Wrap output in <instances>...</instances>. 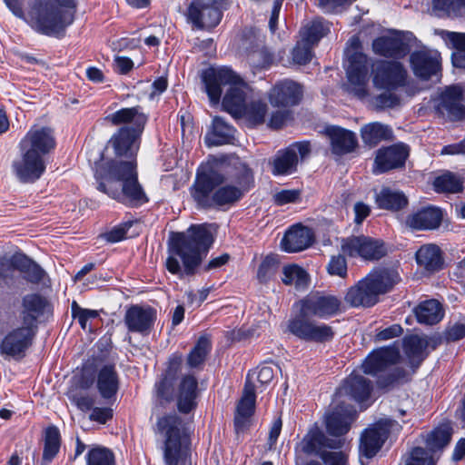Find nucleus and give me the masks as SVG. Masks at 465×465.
<instances>
[{"label": "nucleus", "mask_w": 465, "mask_h": 465, "mask_svg": "<svg viewBox=\"0 0 465 465\" xmlns=\"http://www.w3.org/2000/svg\"><path fill=\"white\" fill-rule=\"evenodd\" d=\"M394 425L398 423L391 419H381L361 433L360 452L371 459L381 449Z\"/></svg>", "instance_id": "20"}, {"label": "nucleus", "mask_w": 465, "mask_h": 465, "mask_svg": "<svg viewBox=\"0 0 465 465\" xmlns=\"http://www.w3.org/2000/svg\"><path fill=\"white\" fill-rule=\"evenodd\" d=\"M419 323L433 325L441 321L444 310L437 300H426L420 302L413 310Z\"/></svg>", "instance_id": "42"}, {"label": "nucleus", "mask_w": 465, "mask_h": 465, "mask_svg": "<svg viewBox=\"0 0 465 465\" xmlns=\"http://www.w3.org/2000/svg\"><path fill=\"white\" fill-rule=\"evenodd\" d=\"M465 337V324L462 322H455L449 325L443 332V339L446 342H455Z\"/></svg>", "instance_id": "64"}, {"label": "nucleus", "mask_w": 465, "mask_h": 465, "mask_svg": "<svg viewBox=\"0 0 465 465\" xmlns=\"http://www.w3.org/2000/svg\"><path fill=\"white\" fill-rule=\"evenodd\" d=\"M312 47L302 39L297 42L292 52L293 63L301 65L308 64L312 58Z\"/></svg>", "instance_id": "56"}, {"label": "nucleus", "mask_w": 465, "mask_h": 465, "mask_svg": "<svg viewBox=\"0 0 465 465\" xmlns=\"http://www.w3.org/2000/svg\"><path fill=\"white\" fill-rule=\"evenodd\" d=\"M347 61L346 75L349 82L347 90L357 98L365 99L369 94L367 56L356 50L347 54Z\"/></svg>", "instance_id": "16"}, {"label": "nucleus", "mask_w": 465, "mask_h": 465, "mask_svg": "<svg viewBox=\"0 0 465 465\" xmlns=\"http://www.w3.org/2000/svg\"><path fill=\"white\" fill-rule=\"evenodd\" d=\"M50 309L49 301L39 292L26 293L21 298L18 316L21 324L38 331L39 319Z\"/></svg>", "instance_id": "22"}, {"label": "nucleus", "mask_w": 465, "mask_h": 465, "mask_svg": "<svg viewBox=\"0 0 465 465\" xmlns=\"http://www.w3.org/2000/svg\"><path fill=\"white\" fill-rule=\"evenodd\" d=\"M61 447L59 429L50 425L45 430L44 450L41 465H48L58 454Z\"/></svg>", "instance_id": "46"}, {"label": "nucleus", "mask_w": 465, "mask_h": 465, "mask_svg": "<svg viewBox=\"0 0 465 465\" xmlns=\"http://www.w3.org/2000/svg\"><path fill=\"white\" fill-rule=\"evenodd\" d=\"M202 80L213 104L220 103L223 88L229 85L222 102L223 109L233 118L242 117L250 89L240 75L227 66L209 67L203 71Z\"/></svg>", "instance_id": "4"}, {"label": "nucleus", "mask_w": 465, "mask_h": 465, "mask_svg": "<svg viewBox=\"0 0 465 465\" xmlns=\"http://www.w3.org/2000/svg\"><path fill=\"white\" fill-rule=\"evenodd\" d=\"M341 301L333 295L309 296L301 301L302 312L327 319L340 311Z\"/></svg>", "instance_id": "30"}, {"label": "nucleus", "mask_w": 465, "mask_h": 465, "mask_svg": "<svg viewBox=\"0 0 465 465\" xmlns=\"http://www.w3.org/2000/svg\"><path fill=\"white\" fill-rule=\"evenodd\" d=\"M311 315L300 312L291 317L287 323V331L296 338L306 342L324 343L331 341L334 337L332 328L325 323H318L309 319Z\"/></svg>", "instance_id": "11"}, {"label": "nucleus", "mask_w": 465, "mask_h": 465, "mask_svg": "<svg viewBox=\"0 0 465 465\" xmlns=\"http://www.w3.org/2000/svg\"><path fill=\"white\" fill-rule=\"evenodd\" d=\"M463 90L459 85H450L441 92L436 111L444 118L457 122L465 118Z\"/></svg>", "instance_id": "23"}, {"label": "nucleus", "mask_w": 465, "mask_h": 465, "mask_svg": "<svg viewBox=\"0 0 465 465\" xmlns=\"http://www.w3.org/2000/svg\"><path fill=\"white\" fill-rule=\"evenodd\" d=\"M77 0H34L28 12V24L47 36L64 35L74 21Z\"/></svg>", "instance_id": "5"}, {"label": "nucleus", "mask_w": 465, "mask_h": 465, "mask_svg": "<svg viewBox=\"0 0 465 465\" xmlns=\"http://www.w3.org/2000/svg\"><path fill=\"white\" fill-rule=\"evenodd\" d=\"M329 31L330 28L324 20L317 18L304 25L300 34L302 40L314 46L329 33Z\"/></svg>", "instance_id": "49"}, {"label": "nucleus", "mask_w": 465, "mask_h": 465, "mask_svg": "<svg viewBox=\"0 0 465 465\" xmlns=\"http://www.w3.org/2000/svg\"><path fill=\"white\" fill-rule=\"evenodd\" d=\"M301 198V191L296 189L282 190L272 196L274 204L282 206L288 203H297Z\"/></svg>", "instance_id": "62"}, {"label": "nucleus", "mask_w": 465, "mask_h": 465, "mask_svg": "<svg viewBox=\"0 0 465 465\" xmlns=\"http://www.w3.org/2000/svg\"><path fill=\"white\" fill-rule=\"evenodd\" d=\"M319 457L325 465H347L348 462V457L343 451L323 450Z\"/></svg>", "instance_id": "63"}, {"label": "nucleus", "mask_w": 465, "mask_h": 465, "mask_svg": "<svg viewBox=\"0 0 465 465\" xmlns=\"http://www.w3.org/2000/svg\"><path fill=\"white\" fill-rule=\"evenodd\" d=\"M357 417L353 406L340 403L325 415V427L327 432L335 437L345 435L351 429Z\"/></svg>", "instance_id": "26"}, {"label": "nucleus", "mask_w": 465, "mask_h": 465, "mask_svg": "<svg viewBox=\"0 0 465 465\" xmlns=\"http://www.w3.org/2000/svg\"><path fill=\"white\" fill-rule=\"evenodd\" d=\"M344 394L366 409L369 404L362 405L367 401L372 391L371 381L360 374L351 373L344 381L341 387Z\"/></svg>", "instance_id": "37"}, {"label": "nucleus", "mask_w": 465, "mask_h": 465, "mask_svg": "<svg viewBox=\"0 0 465 465\" xmlns=\"http://www.w3.org/2000/svg\"><path fill=\"white\" fill-rule=\"evenodd\" d=\"M441 37L454 52H465V33L442 31Z\"/></svg>", "instance_id": "60"}, {"label": "nucleus", "mask_w": 465, "mask_h": 465, "mask_svg": "<svg viewBox=\"0 0 465 465\" xmlns=\"http://www.w3.org/2000/svg\"><path fill=\"white\" fill-rule=\"evenodd\" d=\"M157 319V311L150 305L133 304L129 306L124 316L127 331L132 333L148 335Z\"/></svg>", "instance_id": "21"}, {"label": "nucleus", "mask_w": 465, "mask_h": 465, "mask_svg": "<svg viewBox=\"0 0 465 465\" xmlns=\"http://www.w3.org/2000/svg\"><path fill=\"white\" fill-rule=\"evenodd\" d=\"M55 145L52 128L32 126L19 142L22 159L13 163L17 178L23 183L37 181L45 172V158L54 150Z\"/></svg>", "instance_id": "3"}, {"label": "nucleus", "mask_w": 465, "mask_h": 465, "mask_svg": "<svg viewBox=\"0 0 465 465\" xmlns=\"http://www.w3.org/2000/svg\"><path fill=\"white\" fill-rule=\"evenodd\" d=\"M302 97V85L290 79L277 82L269 93V101L275 107L296 105Z\"/></svg>", "instance_id": "29"}, {"label": "nucleus", "mask_w": 465, "mask_h": 465, "mask_svg": "<svg viewBox=\"0 0 465 465\" xmlns=\"http://www.w3.org/2000/svg\"><path fill=\"white\" fill-rule=\"evenodd\" d=\"M226 175L213 167L198 169L190 195L199 210H214L216 188L226 182Z\"/></svg>", "instance_id": "10"}, {"label": "nucleus", "mask_w": 465, "mask_h": 465, "mask_svg": "<svg viewBox=\"0 0 465 465\" xmlns=\"http://www.w3.org/2000/svg\"><path fill=\"white\" fill-rule=\"evenodd\" d=\"M399 359L398 346L381 347L367 355L361 364V369L365 374L377 378L376 383L380 389H388L405 376L403 369L392 368Z\"/></svg>", "instance_id": "8"}, {"label": "nucleus", "mask_w": 465, "mask_h": 465, "mask_svg": "<svg viewBox=\"0 0 465 465\" xmlns=\"http://www.w3.org/2000/svg\"><path fill=\"white\" fill-rule=\"evenodd\" d=\"M415 256L417 263L428 272H436L442 268L441 252L437 245H423L417 251Z\"/></svg>", "instance_id": "44"}, {"label": "nucleus", "mask_w": 465, "mask_h": 465, "mask_svg": "<svg viewBox=\"0 0 465 465\" xmlns=\"http://www.w3.org/2000/svg\"><path fill=\"white\" fill-rule=\"evenodd\" d=\"M452 429L449 424H440L430 431L425 438L427 451L432 454L442 450L450 441Z\"/></svg>", "instance_id": "45"}, {"label": "nucleus", "mask_w": 465, "mask_h": 465, "mask_svg": "<svg viewBox=\"0 0 465 465\" xmlns=\"http://www.w3.org/2000/svg\"><path fill=\"white\" fill-rule=\"evenodd\" d=\"M226 9L211 0H192L186 11V20L197 30H212L216 27Z\"/></svg>", "instance_id": "14"}, {"label": "nucleus", "mask_w": 465, "mask_h": 465, "mask_svg": "<svg viewBox=\"0 0 465 465\" xmlns=\"http://www.w3.org/2000/svg\"><path fill=\"white\" fill-rule=\"evenodd\" d=\"M235 128L221 116L213 119L212 130L205 134L207 146H219L230 143L234 138Z\"/></svg>", "instance_id": "41"}, {"label": "nucleus", "mask_w": 465, "mask_h": 465, "mask_svg": "<svg viewBox=\"0 0 465 465\" xmlns=\"http://www.w3.org/2000/svg\"><path fill=\"white\" fill-rule=\"evenodd\" d=\"M255 401L241 398L237 403L234 414V429L237 433L243 431L250 423V419L255 411Z\"/></svg>", "instance_id": "50"}, {"label": "nucleus", "mask_w": 465, "mask_h": 465, "mask_svg": "<svg viewBox=\"0 0 465 465\" xmlns=\"http://www.w3.org/2000/svg\"><path fill=\"white\" fill-rule=\"evenodd\" d=\"M397 269L379 267L373 269L355 286L351 287L345 300L353 307H371L379 301V296L392 290L401 282Z\"/></svg>", "instance_id": "6"}, {"label": "nucleus", "mask_w": 465, "mask_h": 465, "mask_svg": "<svg viewBox=\"0 0 465 465\" xmlns=\"http://www.w3.org/2000/svg\"><path fill=\"white\" fill-rule=\"evenodd\" d=\"M21 280V275L14 272L10 257H0V295L5 290L15 289Z\"/></svg>", "instance_id": "51"}, {"label": "nucleus", "mask_w": 465, "mask_h": 465, "mask_svg": "<svg viewBox=\"0 0 465 465\" xmlns=\"http://www.w3.org/2000/svg\"><path fill=\"white\" fill-rule=\"evenodd\" d=\"M96 388L107 402H114L120 388V378L114 364H105L97 372Z\"/></svg>", "instance_id": "32"}, {"label": "nucleus", "mask_w": 465, "mask_h": 465, "mask_svg": "<svg viewBox=\"0 0 465 465\" xmlns=\"http://www.w3.org/2000/svg\"><path fill=\"white\" fill-rule=\"evenodd\" d=\"M14 272L23 274V279L32 284H40L47 277L46 272L35 261L22 252L10 256Z\"/></svg>", "instance_id": "33"}, {"label": "nucleus", "mask_w": 465, "mask_h": 465, "mask_svg": "<svg viewBox=\"0 0 465 465\" xmlns=\"http://www.w3.org/2000/svg\"><path fill=\"white\" fill-rule=\"evenodd\" d=\"M407 70L401 62L379 60L373 71L372 83L379 90L395 91L407 84Z\"/></svg>", "instance_id": "15"}, {"label": "nucleus", "mask_w": 465, "mask_h": 465, "mask_svg": "<svg viewBox=\"0 0 465 465\" xmlns=\"http://www.w3.org/2000/svg\"><path fill=\"white\" fill-rule=\"evenodd\" d=\"M163 435L162 446L164 465H185L190 456V437L183 420L176 414L165 415L157 420Z\"/></svg>", "instance_id": "7"}, {"label": "nucleus", "mask_w": 465, "mask_h": 465, "mask_svg": "<svg viewBox=\"0 0 465 465\" xmlns=\"http://www.w3.org/2000/svg\"><path fill=\"white\" fill-rule=\"evenodd\" d=\"M226 178V182L216 188L214 210L233 205L254 186L253 173L245 163L235 164L232 173Z\"/></svg>", "instance_id": "9"}, {"label": "nucleus", "mask_w": 465, "mask_h": 465, "mask_svg": "<svg viewBox=\"0 0 465 465\" xmlns=\"http://www.w3.org/2000/svg\"><path fill=\"white\" fill-rule=\"evenodd\" d=\"M409 156V146L404 143H396L381 148L377 151L373 173L381 174L391 170L401 168Z\"/></svg>", "instance_id": "24"}, {"label": "nucleus", "mask_w": 465, "mask_h": 465, "mask_svg": "<svg viewBox=\"0 0 465 465\" xmlns=\"http://www.w3.org/2000/svg\"><path fill=\"white\" fill-rule=\"evenodd\" d=\"M267 111L268 106L264 101L252 98L250 101H247L244 106V114H242V117H245L250 123L255 125L261 124L265 120Z\"/></svg>", "instance_id": "53"}, {"label": "nucleus", "mask_w": 465, "mask_h": 465, "mask_svg": "<svg viewBox=\"0 0 465 465\" xmlns=\"http://www.w3.org/2000/svg\"><path fill=\"white\" fill-rule=\"evenodd\" d=\"M342 444L343 440L328 439L319 428L315 427L304 436L302 450L306 454L316 453L319 456L320 452L324 450L323 448L338 450L342 447Z\"/></svg>", "instance_id": "39"}, {"label": "nucleus", "mask_w": 465, "mask_h": 465, "mask_svg": "<svg viewBox=\"0 0 465 465\" xmlns=\"http://www.w3.org/2000/svg\"><path fill=\"white\" fill-rule=\"evenodd\" d=\"M313 241V232L309 227L295 224L285 232L281 244L285 252H297L311 246Z\"/></svg>", "instance_id": "36"}, {"label": "nucleus", "mask_w": 465, "mask_h": 465, "mask_svg": "<svg viewBox=\"0 0 465 465\" xmlns=\"http://www.w3.org/2000/svg\"><path fill=\"white\" fill-rule=\"evenodd\" d=\"M440 54L437 51L419 50L411 54L410 64L414 75L423 81L438 75L441 70Z\"/></svg>", "instance_id": "25"}, {"label": "nucleus", "mask_w": 465, "mask_h": 465, "mask_svg": "<svg viewBox=\"0 0 465 465\" xmlns=\"http://www.w3.org/2000/svg\"><path fill=\"white\" fill-rule=\"evenodd\" d=\"M104 121L113 126L129 130L143 131L148 121L142 106L123 107L104 116Z\"/></svg>", "instance_id": "27"}, {"label": "nucleus", "mask_w": 465, "mask_h": 465, "mask_svg": "<svg viewBox=\"0 0 465 465\" xmlns=\"http://www.w3.org/2000/svg\"><path fill=\"white\" fill-rule=\"evenodd\" d=\"M374 203L378 209L396 213L409 205V199L399 189L382 186L380 190H374Z\"/></svg>", "instance_id": "35"}, {"label": "nucleus", "mask_w": 465, "mask_h": 465, "mask_svg": "<svg viewBox=\"0 0 465 465\" xmlns=\"http://www.w3.org/2000/svg\"><path fill=\"white\" fill-rule=\"evenodd\" d=\"M211 228L208 223L192 224L184 232H172L165 261L171 274L182 280L198 272L214 242Z\"/></svg>", "instance_id": "1"}, {"label": "nucleus", "mask_w": 465, "mask_h": 465, "mask_svg": "<svg viewBox=\"0 0 465 465\" xmlns=\"http://www.w3.org/2000/svg\"><path fill=\"white\" fill-rule=\"evenodd\" d=\"M327 272L331 275L344 278L347 275V262L345 257L341 254L331 256L327 265Z\"/></svg>", "instance_id": "61"}, {"label": "nucleus", "mask_w": 465, "mask_h": 465, "mask_svg": "<svg viewBox=\"0 0 465 465\" xmlns=\"http://www.w3.org/2000/svg\"><path fill=\"white\" fill-rule=\"evenodd\" d=\"M278 267L277 259L272 255H267L259 265L257 279L261 283H267L276 273Z\"/></svg>", "instance_id": "55"}, {"label": "nucleus", "mask_w": 465, "mask_h": 465, "mask_svg": "<svg viewBox=\"0 0 465 465\" xmlns=\"http://www.w3.org/2000/svg\"><path fill=\"white\" fill-rule=\"evenodd\" d=\"M71 311L73 318L78 321V323L83 330L86 329L87 322L90 319H95L99 316L97 311L82 308L75 301L72 302Z\"/></svg>", "instance_id": "58"}, {"label": "nucleus", "mask_w": 465, "mask_h": 465, "mask_svg": "<svg viewBox=\"0 0 465 465\" xmlns=\"http://www.w3.org/2000/svg\"><path fill=\"white\" fill-rule=\"evenodd\" d=\"M282 281L285 285H294L297 290H301L308 286L309 274L302 267L290 264L283 267Z\"/></svg>", "instance_id": "52"}, {"label": "nucleus", "mask_w": 465, "mask_h": 465, "mask_svg": "<svg viewBox=\"0 0 465 465\" xmlns=\"http://www.w3.org/2000/svg\"><path fill=\"white\" fill-rule=\"evenodd\" d=\"M143 132L119 128L110 139L115 155L127 158L128 161L136 162L135 158L140 147V138Z\"/></svg>", "instance_id": "28"}, {"label": "nucleus", "mask_w": 465, "mask_h": 465, "mask_svg": "<svg viewBox=\"0 0 465 465\" xmlns=\"http://www.w3.org/2000/svg\"><path fill=\"white\" fill-rule=\"evenodd\" d=\"M96 189L128 208H140L150 199L138 180L134 161L110 160L95 165Z\"/></svg>", "instance_id": "2"}, {"label": "nucleus", "mask_w": 465, "mask_h": 465, "mask_svg": "<svg viewBox=\"0 0 465 465\" xmlns=\"http://www.w3.org/2000/svg\"><path fill=\"white\" fill-rule=\"evenodd\" d=\"M85 460L86 465H115L113 451L101 446L91 448L85 455Z\"/></svg>", "instance_id": "54"}, {"label": "nucleus", "mask_w": 465, "mask_h": 465, "mask_svg": "<svg viewBox=\"0 0 465 465\" xmlns=\"http://www.w3.org/2000/svg\"><path fill=\"white\" fill-rule=\"evenodd\" d=\"M362 142L369 146H376L381 141L391 140L393 136L391 128L379 122L364 124L361 128Z\"/></svg>", "instance_id": "43"}, {"label": "nucleus", "mask_w": 465, "mask_h": 465, "mask_svg": "<svg viewBox=\"0 0 465 465\" xmlns=\"http://www.w3.org/2000/svg\"><path fill=\"white\" fill-rule=\"evenodd\" d=\"M199 396L198 380L193 374H184L176 385H173V397L169 400L157 399L161 405L176 402L180 413L188 414L197 407Z\"/></svg>", "instance_id": "17"}, {"label": "nucleus", "mask_w": 465, "mask_h": 465, "mask_svg": "<svg viewBox=\"0 0 465 465\" xmlns=\"http://www.w3.org/2000/svg\"><path fill=\"white\" fill-rule=\"evenodd\" d=\"M330 138L331 152L341 156L352 153L358 146L356 134L340 126L331 125L326 128Z\"/></svg>", "instance_id": "34"}, {"label": "nucleus", "mask_w": 465, "mask_h": 465, "mask_svg": "<svg viewBox=\"0 0 465 465\" xmlns=\"http://www.w3.org/2000/svg\"><path fill=\"white\" fill-rule=\"evenodd\" d=\"M402 347L408 362L413 371L418 369L428 356L426 350L429 347V341L419 335L405 336L402 341Z\"/></svg>", "instance_id": "40"}, {"label": "nucleus", "mask_w": 465, "mask_h": 465, "mask_svg": "<svg viewBox=\"0 0 465 465\" xmlns=\"http://www.w3.org/2000/svg\"><path fill=\"white\" fill-rule=\"evenodd\" d=\"M406 465H435L432 454L421 447H415L411 450Z\"/></svg>", "instance_id": "59"}, {"label": "nucleus", "mask_w": 465, "mask_h": 465, "mask_svg": "<svg viewBox=\"0 0 465 465\" xmlns=\"http://www.w3.org/2000/svg\"><path fill=\"white\" fill-rule=\"evenodd\" d=\"M433 188L437 193H457L463 190V180L456 173L446 171L435 177Z\"/></svg>", "instance_id": "48"}, {"label": "nucleus", "mask_w": 465, "mask_h": 465, "mask_svg": "<svg viewBox=\"0 0 465 465\" xmlns=\"http://www.w3.org/2000/svg\"><path fill=\"white\" fill-rule=\"evenodd\" d=\"M183 355L173 353L168 361L165 371L161 374L154 384V391L157 399L169 400L173 397V385L178 381V374L183 363Z\"/></svg>", "instance_id": "31"}, {"label": "nucleus", "mask_w": 465, "mask_h": 465, "mask_svg": "<svg viewBox=\"0 0 465 465\" xmlns=\"http://www.w3.org/2000/svg\"><path fill=\"white\" fill-rule=\"evenodd\" d=\"M341 250L350 257H361L368 261L379 260L386 254L382 241L365 235L342 240Z\"/></svg>", "instance_id": "19"}, {"label": "nucleus", "mask_w": 465, "mask_h": 465, "mask_svg": "<svg viewBox=\"0 0 465 465\" xmlns=\"http://www.w3.org/2000/svg\"><path fill=\"white\" fill-rule=\"evenodd\" d=\"M311 153L307 141L295 142L285 149L279 150L272 160V173L275 176L290 175L297 171L299 159L304 160Z\"/></svg>", "instance_id": "18"}, {"label": "nucleus", "mask_w": 465, "mask_h": 465, "mask_svg": "<svg viewBox=\"0 0 465 465\" xmlns=\"http://www.w3.org/2000/svg\"><path fill=\"white\" fill-rule=\"evenodd\" d=\"M442 221V212L440 208L427 206L410 214L406 224L414 230H433L438 228Z\"/></svg>", "instance_id": "38"}, {"label": "nucleus", "mask_w": 465, "mask_h": 465, "mask_svg": "<svg viewBox=\"0 0 465 465\" xmlns=\"http://www.w3.org/2000/svg\"><path fill=\"white\" fill-rule=\"evenodd\" d=\"M417 38L410 31L391 30L389 35H381L372 41L375 54L391 59H402L416 45Z\"/></svg>", "instance_id": "12"}, {"label": "nucleus", "mask_w": 465, "mask_h": 465, "mask_svg": "<svg viewBox=\"0 0 465 465\" xmlns=\"http://www.w3.org/2000/svg\"><path fill=\"white\" fill-rule=\"evenodd\" d=\"M37 332L23 324L12 328L0 341V354L15 361L22 360L32 347Z\"/></svg>", "instance_id": "13"}, {"label": "nucleus", "mask_w": 465, "mask_h": 465, "mask_svg": "<svg viewBox=\"0 0 465 465\" xmlns=\"http://www.w3.org/2000/svg\"><path fill=\"white\" fill-rule=\"evenodd\" d=\"M212 350V342L208 336L202 335L190 351L186 363L190 369H202Z\"/></svg>", "instance_id": "47"}, {"label": "nucleus", "mask_w": 465, "mask_h": 465, "mask_svg": "<svg viewBox=\"0 0 465 465\" xmlns=\"http://www.w3.org/2000/svg\"><path fill=\"white\" fill-rule=\"evenodd\" d=\"M373 101L379 110L392 109L401 104V96L392 91H386L376 95Z\"/></svg>", "instance_id": "57"}]
</instances>
